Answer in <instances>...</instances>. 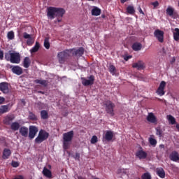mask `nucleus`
<instances>
[{
    "mask_svg": "<svg viewBox=\"0 0 179 179\" xmlns=\"http://www.w3.org/2000/svg\"><path fill=\"white\" fill-rule=\"evenodd\" d=\"M105 106L106 113L110 114L111 117H114V108H115V104H114V103H113L111 101L108 100L105 102Z\"/></svg>",
    "mask_w": 179,
    "mask_h": 179,
    "instance_id": "39448f33",
    "label": "nucleus"
},
{
    "mask_svg": "<svg viewBox=\"0 0 179 179\" xmlns=\"http://www.w3.org/2000/svg\"><path fill=\"white\" fill-rule=\"evenodd\" d=\"M30 64H31V61H30V57H26L23 61V66L24 68H29L30 66Z\"/></svg>",
    "mask_w": 179,
    "mask_h": 179,
    "instance_id": "bb28decb",
    "label": "nucleus"
},
{
    "mask_svg": "<svg viewBox=\"0 0 179 179\" xmlns=\"http://www.w3.org/2000/svg\"><path fill=\"white\" fill-rule=\"evenodd\" d=\"M99 142V139L97 138L96 136H93L91 138V143L94 145V143H97Z\"/></svg>",
    "mask_w": 179,
    "mask_h": 179,
    "instance_id": "c03bdc74",
    "label": "nucleus"
},
{
    "mask_svg": "<svg viewBox=\"0 0 179 179\" xmlns=\"http://www.w3.org/2000/svg\"><path fill=\"white\" fill-rule=\"evenodd\" d=\"M73 54L76 55L77 57H82L83 54H85V48H80L79 49L76 50Z\"/></svg>",
    "mask_w": 179,
    "mask_h": 179,
    "instance_id": "cd10ccee",
    "label": "nucleus"
},
{
    "mask_svg": "<svg viewBox=\"0 0 179 179\" xmlns=\"http://www.w3.org/2000/svg\"><path fill=\"white\" fill-rule=\"evenodd\" d=\"M127 12L129 15H134V13H135V8L132 6H128L127 8Z\"/></svg>",
    "mask_w": 179,
    "mask_h": 179,
    "instance_id": "473e14b6",
    "label": "nucleus"
},
{
    "mask_svg": "<svg viewBox=\"0 0 179 179\" xmlns=\"http://www.w3.org/2000/svg\"><path fill=\"white\" fill-rule=\"evenodd\" d=\"M41 117L42 118V120H47L48 119V112H47V110H41Z\"/></svg>",
    "mask_w": 179,
    "mask_h": 179,
    "instance_id": "7c9ffc66",
    "label": "nucleus"
},
{
    "mask_svg": "<svg viewBox=\"0 0 179 179\" xmlns=\"http://www.w3.org/2000/svg\"><path fill=\"white\" fill-rule=\"evenodd\" d=\"M34 83H36V85H41L42 86H44V87L48 86V80H46L36 79L34 80Z\"/></svg>",
    "mask_w": 179,
    "mask_h": 179,
    "instance_id": "b1692460",
    "label": "nucleus"
},
{
    "mask_svg": "<svg viewBox=\"0 0 179 179\" xmlns=\"http://www.w3.org/2000/svg\"><path fill=\"white\" fill-rule=\"evenodd\" d=\"M71 51L66 50L63 52H60L58 53V59L59 64H64L65 61H66V59L69 57V53Z\"/></svg>",
    "mask_w": 179,
    "mask_h": 179,
    "instance_id": "423d86ee",
    "label": "nucleus"
},
{
    "mask_svg": "<svg viewBox=\"0 0 179 179\" xmlns=\"http://www.w3.org/2000/svg\"><path fill=\"white\" fill-rule=\"evenodd\" d=\"M176 129H178V131H179V124H176Z\"/></svg>",
    "mask_w": 179,
    "mask_h": 179,
    "instance_id": "052dcab7",
    "label": "nucleus"
},
{
    "mask_svg": "<svg viewBox=\"0 0 179 179\" xmlns=\"http://www.w3.org/2000/svg\"><path fill=\"white\" fill-rule=\"evenodd\" d=\"M138 12L141 13V15H145V13H143V10H142V8L141 6L138 7Z\"/></svg>",
    "mask_w": 179,
    "mask_h": 179,
    "instance_id": "864d4df0",
    "label": "nucleus"
},
{
    "mask_svg": "<svg viewBox=\"0 0 179 179\" xmlns=\"http://www.w3.org/2000/svg\"><path fill=\"white\" fill-rule=\"evenodd\" d=\"M81 82L83 86H92L94 83V76L91 75L87 78L82 77Z\"/></svg>",
    "mask_w": 179,
    "mask_h": 179,
    "instance_id": "0eeeda50",
    "label": "nucleus"
},
{
    "mask_svg": "<svg viewBox=\"0 0 179 179\" xmlns=\"http://www.w3.org/2000/svg\"><path fill=\"white\" fill-rule=\"evenodd\" d=\"M19 133L24 138H27L29 136V128H27L24 126H22L20 128Z\"/></svg>",
    "mask_w": 179,
    "mask_h": 179,
    "instance_id": "f3484780",
    "label": "nucleus"
},
{
    "mask_svg": "<svg viewBox=\"0 0 179 179\" xmlns=\"http://www.w3.org/2000/svg\"><path fill=\"white\" fill-rule=\"evenodd\" d=\"M50 136V134L47 132L45 130L41 129L38 134V136L35 138V143L40 145V143H43L44 141H47Z\"/></svg>",
    "mask_w": 179,
    "mask_h": 179,
    "instance_id": "20e7f679",
    "label": "nucleus"
},
{
    "mask_svg": "<svg viewBox=\"0 0 179 179\" xmlns=\"http://www.w3.org/2000/svg\"><path fill=\"white\" fill-rule=\"evenodd\" d=\"M138 179H140V178H138Z\"/></svg>",
    "mask_w": 179,
    "mask_h": 179,
    "instance_id": "774afa93",
    "label": "nucleus"
},
{
    "mask_svg": "<svg viewBox=\"0 0 179 179\" xmlns=\"http://www.w3.org/2000/svg\"><path fill=\"white\" fill-rule=\"evenodd\" d=\"M44 47L46 48V50H50V41L47 38H45L44 40Z\"/></svg>",
    "mask_w": 179,
    "mask_h": 179,
    "instance_id": "79ce46f5",
    "label": "nucleus"
},
{
    "mask_svg": "<svg viewBox=\"0 0 179 179\" xmlns=\"http://www.w3.org/2000/svg\"><path fill=\"white\" fill-rule=\"evenodd\" d=\"M47 16L49 19H55V17H62L65 15V9L57 7H48L47 9Z\"/></svg>",
    "mask_w": 179,
    "mask_h": 179,
    "instance_id": "f257e3e1",
    "label": "nucleus"
},
{
    "mask_svg": "<svg viewBox=\"0 0 179 179\" xmlns=\"http://www.w3.org/2000/svg\"><path fill=\"white\" fill-rule=\"evenodd\" d=\"M9 111V106L3 105L0 107V114H5Z\"/></svg>",
    "mask_w": 179,
    "mask_h": 179,
    "instance_id": "c85d7f7f",
    "label": "nucleus"
},
{
    "mask_svg": "<svg viewBox=\"0 0 179 179\" xmlns=\"http://www.w3.org/2000/svg\"><path fill=\"white\" fill-rule=\"evenodd\" d=\"M7 38L8 40H13L15 38V32H13V31H8L7 34Z\"/></svg>",
    "mask_w": 179,
    "mask_h": 179,
    "instance_id": "f704fd0d",
    "label": "nucleus"
},
{
    "mask_svg": "<svg viewBox=\"0 0 179 179\" xmlns=\"http://www.w3.org/2000/svg\"><path fill=\"white\" fill-rule=\"evenodd\" d=\"M75 160H78V162H80V154L79 152H76L75 156H73Z\"/></svg>",
    "mask_w": 179,
    "mask_h": 179,
    "instance_id": "a18cd8bd",
    "label": "nucleus"
},
{
    "mask_svg": "<svg viewBox=\"0 0 179 179\" xmlns=\"http://www.w3.org/2000/svg\"><path fill=\"white\" fill-rule=\"evenodd\" d=\"M166 13L169 15V16H173L174 15V9L173 8L169 7L166 9Z\"/></svg>",
    "mask_w": 179,
    "mask_h": 179,
    "instance_id": "a19ab883",
    "label": "nucleus"
},
{
    "mask_svg": "<svg viewBox=\"0 0 179 179\" xmlns=\"http://www.w3.org/2000/svg\"><path fill=\"white\" fill-rule=\"evenodd\" d=\"M74 135L75 134L73 133V131H70L63 134V148L65 150L69 149Z\"/></svg>",
    "mask_w": 179,
    "mask_h": 179,
    "instance_id": "7ed1b4c3",
    "label": "nucleus"
},
{
    "mask_svg": "<svg viewBox=\"0 0 179 179\" xmlns=\"http://www.w3.org/2000/svg\"><path fill=\"white\" fill-rule=\"evenodd\" d=\"M167 118L168 120L169 121V122L171 124V125H174L176 124V118L174 117H173V115H167Z\"/></svg>",
    "mask_w": 179,
    "mask_h": 179,
    "instance_id": "72a5a7b5",
    "label": "nucleus"
},
{
    "mask_svg": "<svg viewBox=\"0 0 179 179\" xmlns=\"http://www.w3.org/2000/svg\"><path fill=\"white\" fill-rule=\"evenodd\" d=\"M134 51H141L142 50V44L141 43L136 42L131 47Z\"/></svg>",
    "mask_w": 179,
    "mask_h": 179,
    "instance_id": "393cba45",
    "label": "nucleus"
},
{
    "mask_svg": "<svg viewBox=\"0 0 179 179\" xmlns=\"http://www.w3.org/2000/svg\"><path fill=\"white\" fill-rule=\"evenodd\" d=\"M5 101V98L0 96V104H2Z\"/></svg>",
    "mask_w": 179,
    "mask_h": 179,
    "instance_id": "5fc2aeb1",
    "label": "nucleus"
},
{
    "mask_svg": "<svg viewBox=\"0 0 179 179\" xmlns=\"http://www.w3.org/2000/svg\"><path fill=\"white\" fill-rule=\"evenodd\" d=\"M159 147L164 148V145H160Z\"/></svg>",
    "mask_w": 179,
    "mask_h": 179,
    "instance_id": "0e129e2a",
    "label": "nucleus"
},
{
    "mask_svg": "<svg viewBox=\"0 0 179 179\" xmlns=\"http://www.w3.org/2000/svg\"><path fill=\"white\" fill-rule=\"evenodd\" d=\"M141 179H152V176L149 172H146L142 175Z\"/></svg>",
    "mask_w": 179,
    "mask_h": 179,
    "instance_id": "ea45409f",
    "label": "nucleus"
},
{
    "mask_svg": "<svg viewBox=\"0 0 179 179\" xmlns=\"http://www.w3.org/2000/svg\"><path fill=\"white\" fill-rule=\"evenodd\" d=\"M154 37L158 40L159 43L164 41V31L160 29H156L154 31Z\"/></svg>",
    "mask_w": 179,
    "mask_h": 179,
    "instance_id": "6e6552de",
    "label": "nucleus"
},
{
    "mask_svg": "<svg viewBox=\"0 0 179 179\" xmlns=\"http://www.w3.org/2000/svg\"><path fill=\"white\" fill-rule=\"evenodd\" d=\"M42 173L47 178H52V173L47 167H44Z\"/></svg>",
    "mask_w": 179,
    "mask_h": 179,
    "instance_id": "412c9836",
    "label": "nucleus"
},
{
    "mask_svg": "<svg viewBox=\"0 0 179 179\" xmlns=\"http://www.w3.org/2000/svg\"><path fill=\"white\" fill-rule=\"evenodd\" d=\"M151 5H153L154 8H157V6H159V1H156L152 2L151 3Z\"/></svg>",
    "mask_w": 179,
    "mask_h": 179,
    "instance_id": "8fccbe9b",
    "label": "nucleus"
},
{
    "mask_svg": "<svg viewBox=\"0 0 179 179\" xmlns=\"http://www.w3.org/2000/svg\"><path fill=\"white\" fill-rule=\"evenodd\" d=\"M156 135H158L159 138H162L163 135V131L162 129H160V127L156 128Z\"/></svg>",
    "mask_w": 179,
    "mask_h": 179,
    "instance_id": "37998d69",
    "label": "nucleus"
},
{
    "mask_svg": "<svg viewBox=\"0 0 179 179\" xmlns=\"http://www.w3.org/2000/svg\"><path fill=\"white\" fill-rule=\"evenodd\" d=\"M136 157H138L140 160L146 159L148 157V153L143 151V150H139L136 152Z\"/></svg>",
    "mask_w": 179,
    "mask_h": 179,
    "instance_id": "dca6fc26",
    "label": "nucleus"
},
{
    "mask_svg": "<svg viewBox=\"0 0 179 179\" xmlns=\"http://www.w3.org/2000/svg\"><path fill=\"white\" fill-rule=\"evenodd\" d=\"M131 58H132V56L129 55V56H125L124 57V61H128L129 59H131Z\"/></svg>",
    "mask_w": 179,
    "mask_h": 179,
    "instance_id": "603ef678",
    "label": "nucleus"
},
{
    "mask_svg": "<svg viewBox=\"0 0 179 179\" xmlns=\"http://www.w3.org/2000/svg\"><path fill=\"white\" fill-rule=\"evenodd\" d=\"M169 159L171 160V162H175V163H177L179 162V154L177 151H172L169 154Z\"/></svg>",
    "mask_w": 179,
    "mask_h": 179,
    "instance_id": "4468645a",
    "label": "nucleus"
},
{
    "mask_svg": "<svg viewBox=\"0 0 179 179\" xmlns=\"http://www.w3.org/2000/svg\"><path fill=\"white\" fill-rule=\"evenodd\" d=\"M11 71L13 73H15V75L20 76L22 73H23V69L19 66H10Z\"/></svg>",
    "mask_w": 179,
    "mask_h": 179,
    "instance_id": "2eb2a0df",
    "label": "nucleus"
},
{
    "mask_svg": "<svg viewBox=\"0 0 179 179\" xmlns=\"http://www.w3.org/2000/svg\"><path fill=\"white\" fill-rule=\"evenodd\" d=\"M38 93H41L42 94H44V92L43 91H39Z\"/></svg>",
    "mask_w": 179,
    "mask_h": 179,
    "instance_id": "e2e57ef3",
    "label": "nucleus"
},
{
    "mask_svg": "<svg viewBox=\"0 0 179 179\" xmlns=\"http://www.w3.org/2000/svg\"><path fill=\"white\" fill-rule=\"evenodd\" d=\"M117 174H128V169H119L117 171Z\"/></svg>",
    "mask_w": 179,
    "mask_h": 179,
    "instance_id": "58836bf2",
    "label": "nucleus"
},
{
    "mask_svg": "<svg viewBox=\"0 0 179 179\" xmlns=\"http://www.w3.org/2000/svg\"><path fill=\"white\" fill-rule=\"evenodd\" d=\"M13 120H15V115H8L4 117L3 122L5 124V125H10Z\"/></svg>",
    "mask_w": 179,
    "mask_h": 179,
    "instance_id": "ddd939ff",
    "label": "nucleus"
},
{
    "mask_svg": "<svg viewBox=\"0 0 179 179\" xmlns=\"http://www.w3.org/2000/svg\"><path fill=\"white\" fill-rule=\"evenodd\" d=\"M13 167H19V162L13 161L12 162Z\"/></svg>",
    "mask_w": 179,
    "mask_h": 179,
    "instance_id": "09e8293b",
    "label": "nucleus"
},
{
    "mask_svg": "<svg viewBox=\"0 0 179 179\" xmlns=\"http://www.w3.org/2000/svg\"><path fill=\"white\" fill-rule=\"evenodd\" d=\"M117 69H115V66L113 64L109 66V72L112 73V75H115Z\"/></svg>",
    "mask_w": 179,
    "mask_h": 179,
    "instance_id": "e433bc0d",
    "label": "nucleus"
},
{
    "mask_svg": "<svg viewBox=\"0 0 179 179\" xmlns=\"http://www.w3.org/2000/svg\"><path fill=\"white\" fill-rule=\"evenodd\" d=\"M173 39L175 40V41H179V29L178 28L175 29V32H173Z\"/></svg>",
    "mask_w": 179,
    "mask_h": 179,
    "instance_id": "2f4dec72",
    "label": "nucleus"
},
{
    "mask_svg": "<svg viewBox=\"0 0 179 179\" xmlns=\"http://www.w3.org/2000/svg\"><path fill=\"white\" fill-rule=\"evenodd\" d=\"M132 66L134 68H136L138 71H141V69H145V63L143 62V61L140 60L136 63H134Z\"/></svg>",
    "mask_w": 179,
    "mask_h": 179,
    "instance_id": "a211bd4d",
    "label": "nucleus"
},
{
    "mask_svg": "<svg viewBox=\"0 0 179 179\" xmlns=\"http://www.w3.org/2000/svg\"><path fill=\"white\" fill-rule=\"evenodd\" d=\"M87 1H94V0H87Z\"/></svg>",
    "mask_w": 179,
    "mask_h": 179,
    "instance_id": "338daca9",
    "label": "nucleus"
},
{
    "mask_svg": "<svg viewBox=\"0 0 179 179\" xmlns=\"http://www.w3.org/2000/svg\"><path fill=\"white\" fill-rule=\"evenodd\" d=\"M37 132H38V128L36 126H30L29 127V139H34L36 135H37Z\"/></svg>",
    "mask_w": 179,
    "mask_h": 179,
    "instance_id": "9d476101",
    "label": "nucleus"
},
{
    "mask_svg": "<svg viewBox=\"0 0 179 179\" xmlns=\"http://www.w3.org/2000/svg\"><path fill=\"white\" fill-rule=\"evenodd\" d=\"M21 101L24 106H26V101L24 99H22Z\"/></svg>",
    "mask_w": 179,
    "mask_h": 179,
    "instance_id": "13d9d810",
    "label": "nucleus"
},
{
    "mask_svg": "<svg viewBox=\"0 0 179 179\" xmlns=\"http://www.w3.org/2000/svg\"><path fill=\"white\" fill-rule=\"evenodd\" d=\"M0 92H2L4 94H8L10 90H9V83L3 82L0 83Z\"/></svg>",
    "mask_w": 179,
    "mask_h": 179,
    "instance_id": "1a4fd4ad",
    "label": "nucleus"
},
{
    "mask_svg": "<svg viewBox=\"0 0 179 179\" xmlns=\"http://www.w3.org/2000/svg\"><path fill=\"white\" fill-rule=\"evenodd\" d=\"M10 155H12V151H10V150L8 148H4L3 151L2 159L7 160V159L10 157Z\"/></svg>",
    "mask_w": 179,
    "mask_h": 179,
    "instance_id": "6ab92c4d",
    "label": "nucleus"
},
{
    "mask_svg": "<svg viewBox=\"0 0 179 179\" xmlns=\"http://www.w3.org/2000/svg\"><path fill=\"white\" fill-rule=\"evenodd\" d=\"M59 22H61V20H58V22L59 23Z\"/></svg>",
    "mask_w": 179,
    "mask_h": 179,
    "instance_id": "69168bd1",
    "label": "nucleus"
},
{
    "mask_svg": "<svg viewBox=\"0 0 179 179\" xmlns=\"http://www.w3.org/2000/svg\"><path fill=\"white\" fill-rule=\"evenodd\" d=\"M40 50V43L38 42H36L35 45L30 50L31 54L34 52H37Z\"/></svg>",
    "mask_w": 179,
    "mask_h": 179,
    "instance_id": "c756f323",
    "label": "nucleus"
},
{
    "mask_svg": "<svg viewBox=\"0 0 179 179\" xmlns=\"http://www.w3.org/2000/svg\"><path fill=\"white\" fill-rule=\"evenodd\" d=\"M10 128L12 131H19L20 129V124L17 122H14L11 123Z\"/></svg>",
    "mask_w": 179,
    "mask_h": 179,
    "instance_id": "a878e982",
    "label": "nucleus"
},
{
    "mask_svg": "<svg viewBox=\"0 0 179 179\" xmlns=\"http://www.w3.org/2000/svg\"><path fill=\"white\" fill-rule=\"evenodd\" d=\"M78 179H86V178H84V177H82V176H79V177L78 178Z\"/></svg>",
    "mask_w": 179,
    "mask_h": 179,
    "instance_id": "bf43d9fd",
    "label": "nucleus"
},
{
    "mask_svg": "<svg viewBox=\"0 0 179 179\" xmlns=\"http://www.w3.org/2000/svg\"><path fill=\"white\" fill-rule=\"evenodd\" d=\"M157 176H159L160 178H164L166 177V171L163 168H157L156 169Z\"/></svg>",
    "mask_w": 179,
    "mask_h": 179,
    "instance_id": "aec40b11",
    "label": "nucleus"
},
{
    "mask_svg": "<svg viewBox=\"0 0 179 179\" xmlns=\"http://www.w3.org/2000/svg\"><path fill=\"white\" fill-rule=\"evenodd\" d=\"M127 1L129 0H120L121 3H125V2H127Z\"/></svg>",
    "mask_w": 179,
    "mask_h": 179,
    "instance_id": "4d7b16f0",
    "label": "nucleus"
},
{
    "mask_svg": "<svg viewBox=\"0 0 179 179\" xmlns=\"http://www.w3.org/2000/svg\"><path fill=\"white\" fill-rule=\"evenodd\" d=\"M175 62H176V58L173 57L171 61V64H174Z\"/></svg>",
    "mask_w": 179,
    "mask_h": 179,
    "instance_id": "6e6d98bb",
    "label": "nucleus"
},
{
    "mask_svg": "<svg viewBox=\"0 0 179 179\" xmlns=\"http://www.w3.org/2000/svg\"><path fill=\"white\" fill-rule=\"evenodd\" d=\"M29 120H31V121H37V116L34 113H33V112H29Z\"/></svg>",
    "mask_w": 179,
    "mask_h": 179,
    "instance_id": "c9c22d12",
    "label": "nucleus"
},
{
    "mask_svg": "<svg viewBox=\"0 0 179 179\" xmlns=\"http://www.w3.org/2000/svg\"><path fill=\"white\" fill-rule=\"evenodd\" d=\"M0 59L1 61L3 60V52L0 50Z\"/></svg>",
    "mask_w": 179,
    "mask_h": 179,
    "instance_id": "3c124183",
    "label": "nucleus"
},
{
    "mask_svg": "<svg viewBox=\"0 0 179 179\" xmlns=\"http://www.w3.org/2000/svg\"><path fill=\"white\" fill-rule=\"evenodd\" d=\"M114 137V134L111 131H107L103 137L106 141L110 142V141H113V138Z\"/></svg>",
    "mask_w": 179,
    "mask_h": 179,
    "instance_id": "5701e85b",
    "label": "nucleus"
},
{
    "mask_svg": "<svg viewBox=\"0 0 179 179\" xmlns=\"http://www.w3.org/2000/svg\"><path fill=\"white\" fill-rule=\"evenodd\" d=\"M149 142L152 146H156L157 145V141L152 137L149 138Z\"/></svg>",
    "mask_w": 179,
    "mask_h": 179,
    "instance_id": "4c0bfd02",
    "label": "nucleus"
},
{
    "mask_svg": "<svg viewBox=\"0 0 179 179\" xmlns=\"http://www.w3.org/2000/svg\"><path fill=\"white\" fill-rule=\"evenodd\" d=\"M166 87V83L165 81H162L159 84V86L158 89L157 90V94H159V96H164L165 92L164 88Z\"/></svg>",
    "mask_w": 179,
    "mask_h": 179,
    "instance_id": "9b49d317",
    "label": "nucleus"
},
{
    "mask_svg": "<svg viewBox=\"0 0 179 179\" xmlns=\"http://www.w3.org/2000/svg\"><path fill=\"white\" fill-rule=\"evenodd\" d=\"M6 61L11 62V64H20V53L12 52L9 50L4 54Z\"/></svg>",
    "mask_w": 179,
    "mask_h": 179,
    "instance_id": "f03ea898",
    "label": "nucleus"
},
{
    "mask_svg": "<svg viewBox=\"0 0 179 179\" xmlns=\"http://www.w3.org/2000/svg\"><path fill=\"white\" fill-rule=\"evenodd\" d=\"M101 17H102L103 19H104V18L106 17V15H101Z\"/></svg>",
    "mask_w": 179,
    "mask_h": 179,
    "instance_id": "680f3d73",
    "label": "nucleus"
},
{
    "mask_svg": "<svg viewBox=\"0 0 179 179\" xmlns=\"http://www.w3.org/2000/svg\"><path fill=\"white\" fill-rule=\"evenodd\" d=\"M92 16H100L101 15V9L98 7L94 6L91 10Z\"/></svg>",
    "mask_w": 179,
    "mask_h": 179,
    "instance_id": "4be33fe9",
    "label": "nucleus"
},
{
    "mask_svg": "<svg viewBox=\"0 0 179 179\" xmlns=\"http://www.w3.org/2000/svg\"><path fill=\"white\" fill-rule=\"evenodd\" d=\"M23 37L25 38V39H29V38H31V36L29 34H27V32H24L23 33Z\"/></svg>",
    "mask_w": 179,
    "mask_h": 179,
    "instance_id": "49530a36",
    "label": "nucleus"
},
{
    "mask_svg": "<svg viewBox=\"0 0 179 179\" xmlns=\"http://www.w3.org/2000/svg\"><path fill=\"white\" fill-rule=\"evenodd\" d=\"M33 38L31 37L27 41V45H33Z\"/></svg>",
    "mask_w": 179,
    "mask_h": 179,
    "instance_id": "de8ad7c7",
    "label": "nucleus"
},
{
    "mask_svg": "<svg viewBox=\"0 0 179 179\" xmlns=\"http://www.w3.org/2000/svg\"><path fill=\"white\" fill-rule=\"evenodd\" d=\"M146 120L148 122H150L151 124H157V117L155 116L154 113H148Z\"/></svg>",
    "mask_w": 179,
    "mask_h": 179,
    "instance_id": "f8f14e48",
    "label": "nucleus"
}]
</instances>
